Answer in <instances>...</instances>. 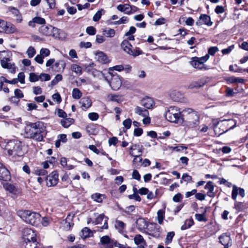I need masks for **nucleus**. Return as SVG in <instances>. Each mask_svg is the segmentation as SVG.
I'll list each match as a JSON object with an SVG mask.
<instances>
[{"instance_id": "5", "label": "nucleus", "mask_w": 248, "mask_h": 248, "mask_svg": "<svg viewBox=\"0 0 248 248\" xmlns=\"http://www.w3.org/2000/svg\"><path fill=\"white\" fill-rule=\"evenodd\" d=\"M105 79L109 83V86L114 90H118L122 85V81L118 75H112L110 72L106 75L102 74Z\"/></svg>"}, {"instance_id": "59", "label": "nucleus", "mask_w": 248, "mask_h": 248, "mask_svg": "<svg viewBox=\"0 0 248 248\" xmlns=\"http://www.w3.org/2000/svg\"><path fill=\"white\" fill-rule=\"evenodd\" d=\"M25 74L23 72H20L18 74L17 76V80L18 82H20L21 84H24L25 83Z\"/></svg>"}, {"instance_id": "49", "label": "nucleus", "mask_w": 248, "mask_h": 248, "mask_svg": "<svg viewBox=\"0 0 248 248\" xmlns=\"http://www.w3.org/2000/svg\"><path fill=\"white\" fill-rule=\"evenodd\" d=\"M39 80V76L37 75L34 73H31L29 76V80L33 82L37 81Z\"/></svg>"}, {"instance_id": "35", "label": "nucleus", "mask_w": 248, "mask_h": 248, "mask_svg": "<svg viewBox=\"0 0 248 248\" xmlns=\"http://www.w3.org/2000/svg\"><path fill=\"white\" fill-rule=\"evenodd\" d=\"M4 186L6 190L14 194H16L17 192V188L13 184L7 183Z\"/></svg>"}, {"instance_id": "46", "label": "nucleus", "mask_w": 248, "mask_h": 248, "mask_svg": "<svg viewBox=\"0 0 248 248\" xmlns=\"http://www.w3.org/2000/svg\"><path fill=\"white\" fill-rule=\"evenodd\" d=\"M86 130L88 133L92 135H94L97 132L95 126L93 124L87 125Z\"/></svg>"}, {"instance_id": "23", "label": "nucleus", "mask_w": 248, "mask_h": 248, "mask_svg": "<svg viewBox=\"0 0 248 248\" xmlns=\"http://www.w3.org/2000/svg\"><path fill=\"white\" fill-rule=\"evenodd\" d=\"M141 105L144 107L147 110L148 109H151L154 105V102L153 99L150 97L143 98L141 101Z\"/></svg>"}, {"instance_id": "55", "label": "nucleus", "mask_w": 248, "mask_h": 248, "mask_svg": "<svg viewBox=\"0 0 248 248\" xmlns=\"http://www.w3.org/2000/svg\"><path fill=\"white\" fill-rule=\"evenodd\" d=\"M223 122H227V124H228V127H230V126H232V129L235 126L236 122L235 120L232 119L230 120H222Z\"/></svg>"}, {"instance_id": "11", "label": "nucleus", "mask_w": 248, "mask_h": 248, "mask_svg": "<svg viewBox=\"0 0 248 248\" xmlns=\"http://www.w3.org/2000/svg\"><path fill=\"white\" fill-rule=\"evenodd\" d=\"M227 124V122H223L222 121L218 122L214 127L216 135L219 136L229 130L232 129V126L228 127Z\"/></svg>"}, {"instance_id": "2", "label": "nucleus", "mask_w": 248, "mask_h": 248, "mask_svg": "<svg viewBox=\"0 0 248 248\" xmlns=\"http://www.w3.org/2000/svg\"><path fill=\"white\" fill-rule=\"evenodd\" d=\"M165 117L168 121L177 124H182L185 119L184 110L181 111L178 107L172 106L168 108Z\"/></svg>"}, {"instance_id": "24", "label": "nucleus", "mask_w": 248, "mask_h": 248, "mask_svg": "<svg viewBox=\"0 0 248 248\" xmlns=\"http://www.w3.org/2000/svg\"><path fill=\"white\" fill-rule=\"evenodd\" d=\"M117 9L119 11L124 12L125 14L127 15H130L132 14L131 7L129 4H119L117 6Z\"/></svg>"}, {"instance_id": "1", "label": "nucleus", "mask_w": 248, "mask_h": 248, "mask_svg": "<svg viewBox=\"0 0 248 248\" xmlns=\"http://www.w3.org/2000/svg\"><path fill=\"white\" fill-rule=\"evenodd\" d=\"M46 127L40 121L35 123L28 122L24 128V135L27 138L41 141L46 136Z\"/></svg>"}, {"instance_id": "28", "label": "nucleus", "mask_w": 248, "mask_h": 248, "mask_svg": "<svg viewBox=\"0 0 248 248\" xmlns=\"http://www.w3.org/2000/svg\"><path fill=\"white\" fill-rule=\"evenodd\" d=\"M219 242L222 245H229L231 244V239L229 235L223 233L219 237Z\"/></svg>"}, {"instance_id": "6", "label": "nucleus", "mask_w": 248, "mask_h": 248, "mask_svg": "<svg viewBox=\"0 0 248 248\" xmlns=\"http://www.w3.org/2000/svg\"><path fill=\"white\" fill-rule=\"evenodd\" d=\"M122 49L127 54L134 57L142 54V51L139 47L133 49V46L127 40H124L121 44Z\"/></svg>"}, {"instance_id": "53", "label": "nucleus", "mask_w": 248, "mask_h": 248, "mask_svg": "<svg viewBox=\"0 0 248 248\" xmlns=\"http://www.w3.org/2000/svg\"><path fill=\"white\" fill-rule=\"evenodd\" d=\"M50 54V50L46 48H43L40 50V54L44 58L48 56Z\"/></svg>"}, {"instance_id": "31", "label": "nucleus", "mask_w": 248, "mask_h": 248, "mask_svg": "<svg viewBox=\"0 0 248 248\" xmlns=\"http://www.w3.org/2000/svg\"><path fill=\"white\" fill-rule=\"evenodd\" d=\"M114 226L120 233H122L124 232L126 225L123 221L117 220L115 222Z\"/></svg>"}, {"instance_id": "47", "label": "nucleus", "mask_w": 248, "mask_h": 248, "mask_svg": "<svg viewBox=\"0 0 248 248\" xmlns=\"http://www.w3.org/2000/svg\"><path fill=\"white\" fill-rule=\"evenodd\" d=\"M193 224V222L192 220L189 219L186 220L185 222V223L181 226V230H185L190 228Z\"/></svg>"}, {"instance_id": "39", "label": "nucleus", "mask_w": 248, "mask_h": 248, "mask_svg": "<svg viewBox=\"0 0 248 248\" xmlns=\"http://www.w3.org/2000/svg\"><path fill=\"white\" fill-rule=\"evenodd\" d=\"M62 79V76L61 74L57 75L55 78L51 81L50 84L49 85V87H53L56 85L59 81H61Z\"/></svg>"}, {"instance_id": "32", "label": "nucleus", "mask_w": 248, "mask_h": 248, "mask_svg": "<svg viewBox=\"0 0 248 248\" xmlns=\"http://www.w3.org/2000/svg\"><path fill=\"white\" fill-rule=\"evenodd\" d=\"M226 81L230 83H243L244 82L245 80L239 77H235L233 76L230 77L226 78Z\"/></svg>"}, {"instance_id": "52", "label": "nucleus", "mask_w": 248, "mask_h": 248, "mask_svg": "<svg viewBox=\"0 0 248 248\" xmlns=\"http://www.w3.org/2000/svg\"><path fill=\"white\" fill-rule=\"evenodd\" d=\"M35 53L36 51L34 48L32 46H30L27 51V54L29 58L33 57L35 54Z\"/></svg>"}, {"instance_id": "38", "label": "nucleus", "mask_w": 248, "mask_h": 248, "mask_svg": "<svg viewBox=\"0 0 248 248\" xmlns=\"http://www.w3.org/2000/svg\"><path fill=\"white\" fill-rule=\"evenodd\" d=\"M91 233V230L88 228L85 227L82 230L80 236L83 239H85L90 237Z\"/></svg>"}, {"instance_id": "25", "label": "nucleus", "mask_w": 248, "mask_h": 248, "mask_svg": "<svg viewBox=\"0 0 248 248\" xmlns=\"http://www.w3.org/2000/svg\"><path fill=\"white\" fill-rule=\"evenodd\" d=\"M204 188L208 190L207 193V195L211 198H214L215 196V193L214 192V186L212 181H209L204 186Z\"/></svg>"}, {"instance_id": "27", "label": "nucleus", "mask_w": 248, "mask_h": 248, "mask_svg": "<svg viewBox=\"0 0 248 248\" xmlns=\"http://www.w3.org/2000/svg\"><path fill=\"white\" fill-rule=\"evenodd\" d=\"M170 96L174 101H181L183 98V94L180 92L177 91H172L170 93Z\"/></svg>"}, {"instance_id": "8", "label": "nucleus", "mask_w": 248, "mask_h": 248, "mask_svg": "<svg viewBox=\"0 0 248 248\" xmlns=\"http://www.w3.org/2000/svg\"><path fill=\"white\" fill-rule=\"evenodd\" d=\"M39 31L46 36H52L55 37H58L55 35V32H59L64 34V32L62 30L53 27L52 26H42L39 28Z\"/></svg>"}, {"instance_id": "54", "label": "nucleus", "mask_w": 248, "mask_h": 248, "mask_svg": "<svg viewBox=\"0 0 248 248\" xmlns=\"http://www.w3.org/2000/svg\"><path fill=\"white\" fill-rule=\"evenodd\" d=\"M195 219L199 221H206V218L204 214H196Z\"/></svg>"}, {"instance_id": "7", "label": "nucleus", "mask_w": 248, "mask_h": 248, "mask_svg": "<svg viewBox=\"0 0 248 248\" xmlns=\"http://www.w3.org/2000/svg\"><path fill=\"white\" fill-rule=\"evenodd\" d=\"M5 150L10 155H20L21 151L20 143L17 141H11L6 144Z\"/></svg>"}, {"instance_id": "60", "label": "nucleus", "mask_w": 248, "mask_h": 248, "mask_svg": "<svg viewBox=\"0 0 248 248\" xmlns=\"http://www.w3.org/2000/svg\"><path fill=\"white\" fill-rule=\"evenodd\" d=\"M89 118L92 121H96L99 118V115L97 113L95 112L89 113L88 114Z\"/></svg>"}, {"instance_id": "15", "label": "nucleus", "mask_w": 248, "mask_h": 248, "mask_svg": "<svg viewBox=\"0 0 248 248\" xmlns=\"http://www.w3.org/2000/svg\"><path fill=\"white\" fill-rule=\"evenodd\" d=\"M104 219V225L100 227V229H108V219L107 217H105L103 214L99 215L95 219L94 221L92 222V223L93 225H97L100 224L102 221Z\"/></svg>"}, {"instance_id": "4", "label": "nucleus", "mask_w": 248, "mask_h": 248, "mask_svg": "<svg viewBox=\"0 0 248 248\" xmlns=\"http://www.w3.org/2000/svg\"><path fill=\"white\" fill-rule=\"evenodd\" d=\"M186 120L185 125L187 128H194L199 124V116L198 113L191 108L184 109Z\"/></svg>"}, {"instance_id": "20", "label": "nucleus", "mask_w": 248, "mask_h": 248, "mask_svg": "<svg viewBox=\"0 0 248 248\" xmlns=\"http://www.w3.org/2000/svg\"><path fill=\"white\" fill-rule=\"evenodd\" d=\"M239 194L242 197L245 195V190L243 188L238 187L236 186L233 185L232 186V198L233 200H236L238 194Z\"/></svg>"}, {"instance_id": "44", "label": "nucleus", "mask_w": 248, "mask_h": 248, "mask_svg": "<svg viewBox=\"0 0 248 248\" xmlns=\"http://www.w3.org/2000/svg\"><path fill=\"white\" fill-rule=\"evenodd\" d=\"M71 70L77 74L81 75L82 74L81 67L76 64H73L71 65Z\"/></svg>"}, {"instance_id": "48", "label": "nucleus", "mask_w": 248, "mask_h": 248, "mask_svg": "<svg viewBox=\"0 0 248 248\" xmlns=\"http://www.w3.org/2000/svg\"><path fill=\"white\" fill-rule=\"evenodd\" d=\"M128 21V18L126 16H123L119 20L112 22L114 25H120L121 24H125Z\"/></svg>"}, {"instance_id": "26", "label": "nucleus", "mask_w": 248, "mask_h": 248, "mask_svg": "<svg viewBox=\"0 0 248 248\" xmlns=\"http://www.w3.org/2000/svg\"><path fill=\"white\" fill-rule=\"evenodd\" d=\"M83 110H86L92 106V101L89 97H83L79 101Z\"/></svg>"}, {"instance_id": "42", "label": "nucleus", "mask_w": 248, "mask_h": 248, "mask_svg": "<svg viewBox=\"0 0 248 248\" xmlns=\"http://www.w3.org/2000/svg\"><path fill=\"white\" fill-rule=\"evenodd\" d=\"M103 34L107 37H113L115 34V31L114 29H109L103 31Z\"/></svg>"}, {"instance_id": "37", "label": "nucleus", "mask_w": 248, "mask_h": 248, "mask_svg": "<svg viewBox=\"0 0 248 248\" xmlns=\"http://www.w3.org/2000/svg\"><path fill=\"white\" fill-rule=\"evenodd\" d=\"M105 11L103 9H101L98 10L93 16V19L94 21L97 22L98 21L103 14H105Z\"/></svg>"}, {"instance_id": "33", "label": "nucleus", "mask_w": 248, "mask_h": 248, "mask_svg": "<svg viewBox=\"0 0 248 248\" xmlns=\"http://www.w3.org/2000/svg\"><path fill=\"white\" fill-rule=\"evenodd\" d=\"M74 122V120L72 118H63L61 121V124L65 128H67L73 124Z\"/></svg>"}, {"instance_id": "22", "label": "nucleus", "mask_w": 248, "mask_h": 248, "mask_svg": "<svg viewBox=\"0 0 248 248\" xmlns=\"http://www.w3.org/2000/svg\"><path fill=\"white\" fill-rule=\"evenodd\" d=\"M46 23V20L44 18L40 16H35L31 20L28 22L29 26L34 28L36 24L44 25Z\"/></svg>"}, {"instance_id": "62", "label": "nucleus", "mask_w": 248, "mask_h": 248, "mask_svg": "<svg viewBox=\"0 0 248 248\" xmlns=\"http://www.w3.org/2000/svg\"><path fill=\"white\" fill-rule=\"evenodd\" d=\"M218 51V48L217 46L210 47L208 50V54L214 55Z\"/></svg>"}, {"instance_id": "56", "label": "nucleus", "mask_w": 248, "mask_h": 248, "mask_svg": "<svg viewBox=\"0 0 248 248\" xmlns=\"http://www.w3.org/2000/svg\"><path fill=\"white\" fill-rule=\"evenodd\" d=\"M136 224L140 229L144 228L145 226V222L144 219L142 218L138 219L136 221Z\"/></svg>"}, {"instance_id": "9", "label": "nucleus", "mask_w": 248, "mask_h": 248, "mask_svg": "<svg viewBox=\"0 0 248 248\" xmlns=\"http://www.w3.org/2000/svg\"><path fill=\"white\" fill-rule=\"evenodd\" d=\"M18 30L16 26L9 22L0 19V32H4L7 34H11L17 32Z\"/></svg>"}, {"instance_id": "63", "label": "nucleus", "mask_w": 248, "mask_h": 248, "mask_svg": "<svg viewBox=\"0 0 248 248\" xmlns=\"http://www.w3.org/2000/svg\"><path fill=\"white\" fill-rule=\"evenodd\" d=\"M183 199V195L180 193H178L177 194H175L173 197V201L174 202H177L181 201V200Z\"/></svg>"}, {"instance_id": "58", "label": "nucleus", "mask_w": 248, "mask_h": 248, "mask_svg": "<svg viewBox=\"0 0 248 248\" xmlns=\"http://www.w3.org/2000/svg\"><path fill=\"white\" fill-rule=\"evenodd\" d=\"M131 124L132 121L129 118L125 120L123 123V125L126 129H128L131 127Z\"/></svg>"}, {"instance_id": "3", "label": "nucleus", "mask_w": 248, "mask_h": 248, "mask_svg": "<svg viewBox=\"0 0 248 248\" xmlns=\"http://www.w3.org/2000/svg\"><path fill=\"white\" fill-rule=\"evenodd\" d=\"M17 214L23 221L32 225H37L40 220L41 216L36 212L20 210L17 212Z\"/></svg>"}, {"instance_id": "40", "label": "nucleus", "mask_w": 248, "mask_h": 248, "mask_svg": "<svg viewBox=\"0 0 248 248\" xmlns=\"http://www.w3.org/2000/svg\"><path fill=\"white\" fill-rule=\"evenodd\" d=\"M157 219L159 224H162L164 219L165 211L163 210H159L157 211Z\"/></svg>"}, {"instance_id": "10", "label": "nucleus", "mask_w": 248, "mask_h": 248, "mask_svg": "<svg viewBox=\"0 0 248 248\" xmlns=\"http://www.w3.org/2000/svg\"><path fill=\"white\" fill-rule=\"evenodd\" d=\"M209 58V56L208 54H206L205 56L201 57H194L191 58L190 64L195 68L202 69L203 68L204 63Z\"/></svg>"}, {"instance_id": "16", "label": "nucleus", "mask_w": 248, "mask_h": 248, "mask_svg": "<svg viewBox=\"0 0 248 248\" xmlns=\"http://www.w3.org/2000/svg\"><path fill=\"white\" fill-rule=\"evenodd\" d=\"M11 176L9 170L0 163V180L8 181L10 179Z\"/></svg>"}, {"instance_id": "64", "label": "nucleus", "mask_w": 248, "mask_h": 248, "mask_svg": "<svg viewBox=\"0 0 248 248\" xmlns=\"http://www.w3.org/2000/svg\"><path fill=\"white\" fill-rule=\"evenodd\" d=\"M15 96L20 98H22L24 97V94L22 92L18 89H16L14 92Z\"/></svg>"}, {"instance_id": "51", "label": "nucleus", "mask_w": 248, "mask_h": 248, "mask_svg": "<svg viewBox=\"0 0 248 248\" xmlns=\"http://www.w3.org/2000/svg\"><path fill=\"white\" fill-rule=\"evenodd\" d=\"M50 78V76L48 74L42 73L39 75V79L41 81H48Z\"/></svg>"}, {"instance_id": "43", "label": "nucleus", "mask_w": 248, "mask_h": 248, "mask_svg": "<svg viewBox=\"0 0 248 248\" xmlns=\"http://www.w3.org/2000/svg\"><path fill=\"white\" fill-rule=\"evenodd\" d=\"M108 99L109 101H115L119 102L121 101V97L119 95H116L112 94H108Z\"/></svg>"}, {"instance_id": "19", "label": "nucleus", "mask_w": 248, "mask_h": 248, "mask_svg": "<svg viewBox=\"0 0 248 248\" xmlns=\"http://www.w3.org/2000/svg\"><path fill=\"white\" fill-rule=\"evenodd\" d=\"M95 59L100 63L105 64L108 63L110 60L107 55L102 51H97L95 53Z\"/></svg>"}, {"instance_id": "34", "label": "nucleus", "mask_w": 248, "mask_h": 248, "mask_svg": "<svg viewBox=\"0 0 248 248\" xmlns=\"http://www.w3.org/2000/svg\"><path fill=\"white\" fill-rule=\"evenodd\" d=\"M91 197L92 199L94 201L99 203H101L103 199L105 198V195L100 193H96L93 194L92 195Z\"/></svg>"}, {"instance_id": "57", "label": "nucleus", "mask_w": 248, "mask_h": 248, "mask_svg": "<svg viewBox=\"0 0 248 248\" xmlns=\"http://www.w3.org/2000/svg\"><path fill=\"white\" fill-rule=\"evenodd\" d=\"M79 46L81 48H88L92 46V44L89 42H81L79 44Z\"/></svg>"}, {"instance_id": "14", "label": "nucleus", "mask_w": 248, "mask_h": 248, "mask_svg": "<svg viewBox=\"0 0 248 248\" xmlns=\"http://www.w3.org/2000/svg\"><path fill=\"white\" fill-rule=\"evenodd\" d=\"M22 234L24 242L32 240L33 239H37L34 232L30 228H24L22 231Z\"/></svg>"}, {"instance_id": "41", "label": "nucleus", "mask_w": 248, "mask_h": 248, "mask_svg": "<svg viewBox=\"0 0 248 248\" xmlns=\"http://www.w3.org/2000/svg\"><path fill=\"white\" fill-rule=\"evenodd\" d=\"M175 235V233L174 232H168L166 238L165 239V243L166 245H169L170 244L172 240V239Z\"/></svg>"}, {"instance_id": "61", "label": "nucleus", "mask_w": 248, "mask_h": 248, "mask_svg": "<svg viewBox=\"0 0 248 248\" xmlns=\"http://www.w3.org/2000/svg\"><path fill=\"white\" fill-rule=\"evenodd\" d=\"M182 180L186 182L187 183L192 181V178L191 176L187 174V173H184L182 177Z\"/></svg>"}, {"instance_id": "45", "label": "nucleus", "mask_w": 248, "mask_h": 248, "mask_svg": "<svg viewBox=\"0 0 248 248\" xmlns=\"http://www.w3.org/2000/svg\"><path fill=\"white\" fill-rule=\"evenodd\" d=\"M54 66L57 68L59 67V69L62 68V70H63L65 67L66 63L64 60H60L55 63Z\"/></svg>"}, {"instance_id": "18", "label": "nucleus", "mask_w": 248, "mask_h": 248, "mask_svg": "<svg viewBox=\"0 0 248 248\" xmlns=\"http://www.w3.org/2000/svg\"><path fill=\"white\" fill-rule=\"evenodd\" d=\"M203 24L208 26H211L212 25L210 16L205 14H202L200 16L199 20L196 22V24L198 26H200Z\"/></svg>"}, {"instance_id": "29", "label": "nucleus", "mask_w": 248, "mask_h": 248, "mask_svg": "<svg viewBox=\"0 0 248 248\" xmlns=\"http://www.w3.org/2000/svg\"><path fill=\"white\" fill-rule=\"evenodd\" d=\"M134 112L137 114L142 117H146L149 115L148 110L146 108L139 106L136 107Z\"/></svg>"}, {"instance_id": "50", "label": "nucleus", "mask_w": 248, "mask_h": 248, "mask_svg": "<svg viewBox=\"0 0 248 248\" xmlns=\"http://www.w3.org/2000/svg\"><path fill=\"white\" fill-rule=\"evenodd\" d=\"M86 31L90 35H94L96 32V30L94 27L89 26L86 28Z\"/></svg>"}, {"instance_id": "21", "label": "nucleus", "mask_w": 248, "mask_h": 248, "mask_svg": "<svg viewBox=\"0 0 248 248\" xmlns=\"http://www.w3.org/2000/svg\"><path fill=\"white\" fill-rule=\"evenodd\" d=\"M134 241L138 248H145L147 246L145 240L140 234L136 235L134 238Z\"/></svg>"}, {"instance_id": "30", "label": "nucleus", "mask_w": 248, "mask_h": 248, "mask_svg": "<svg viewBox=\"0 0 248 248\" xmlns=\"http://www.w3.org/2000/svg\"><path fill=\"white\" fill-rule=\"evenodd\" d=\"M38 244L37 239L26 241L24 242L23 245L25 248H37Z\"/></svg>"}, {"instance_id": "13", "label": "nucleus", "mask_w": 248, "mask_h": 248, "mask_svg": "<svg viewBox=\"0 0 248 248\" xmlns=\"http://www.w3.org/2000/svg\"><path fill=\"white\" fill-rule=\"evenodd\" d=\"M58 173L57 171L52 172L46 178V184L47 186H56L58 182Z\"/></svg>"}, {"instance_id": "12", "label": "nucleus", "mask_w": 248, "mask_h": 248, "mask_svg": "<svg viewBox=\"0 0 248 248\" xmlns=\"http://www.w3.org/2000/svg\"><path fill=\"white\" fill-rule=\"evenodd\" d=\"M143 150V146L138 144H132L130 147L129 155L135 157L133 160L134 163H136V161L138 159V157H139V156H141Z\"/></svg>"}, {"instance_id": "36", "label": "nucleus", "mask_w": 248, "mask_h": 248, "mask_svg": "<svg viewBox=\"0 0 248 248\" xmlns=\"http://www.w3.org/2000/svg\"><path fill=\"white\" fill-rule=\"evenodd\" d=\"M72 97L75 99H79L82 95L81 92L78 88L73 89L72 92Z\"/></svg>"}, {"instance_id": "17", "label": "nucleus", "mask_w": 248, "mask_h": 248, "mask_svg": "<svg viewBox=\"0 0 248 248\" xmlns=\"http://www.w3.org/2000/svg\"><path fill=\"white\" fill-rule=\"evenodd\" d=\"M115 240L111 239L108 236L105 235L100 238V243L105 246L106 248H113Z\"/></svg>"}]
</instances>
